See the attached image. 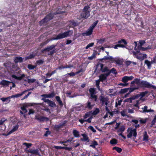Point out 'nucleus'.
Returning <instances> with one entry per match:
<instances>
[{"instance_id":"obj_1","label":"nucleus","mask_w":156,"mask_h":156,"mask_svg":"<svg viewBox=\"0 0 156 156\" xmlns=\"http://www.w3.org/2000/svg\"><path fill=\"white\" fill-rule=\"evenodd\" d=\"M135 83L140 87H145L150 89H153L154 90L156 89V87L147 81L140 80V79L136 78L131 81V85Z\"/></svg>"},{"instance_id":"obj_2","label":"nucleus","mask_w":156,"mask_h":156,"mask_svg":"<svg viewBox=\"0 0 156 156\" xmlns=\"http://www.w3.org/2000/svg\"><path fill=\"white\" fill-rule=\"evenodd\" d=\"M62 13L63 11L60 10L59 8H57L56 12L53 13L50 12L47 14L43 19L39 22V24L40 26L46 25L49 21L53 19L55 15Z\"/></svg>"},{"instance_id":"obj_3","label":"nucleus","mask_w":156,"mask_h":156,"mask_svg":"<svg viewBox=\"0 0 156 156\" xmlns=\"http://www.w3.org/2000/svg\"><path fill=\"white\" fill-rule=\"evenodd\" d=\"M56 45L52 44L51 45L48 46L47 47L41 51L42 53H44V52H49L48 55H52L55 53V48L56 46Z\"/></svg>"},{"instance_id":"obj_4","label":"nucleus","mask_w":156,"mask_h":156,"mask_svg":"<svg viewBox=\"0 0 156 156\" xmlns=\"http://www.w3.org/2000/svg\"><path fill=\"white\" fill-rule=\"evenodd\" d=\"M134 126L135 128L134 129H133L131 127L128 128L127 130V132H129V131H130L129 133L127 135V137L128 138L131 137L133 135L135 137H136L137 136L136 129L139 127L140 126V125L137 124H135Z\"/></svg>"},{"instance_id":"obj_5","label":"nucleus","mask_w":156,"mask_h":156,"mask_svg":"<svg viewBox=\"0 0 156 156\" xmlns=\"http://www.w3.org/2000/svg\"><path fill=\"white\" fill-rule=\"evenodd\" d=\"M91 11L90 7L88 5L84 7L82 12L80 14L82 18L87 19L90 16V12Z\"/></svg>"},{"instance_id":"obj_6","label":"nucleus","mask_w":156,"mask_h":156,"mask_svg":"<svg viewBox=\"0 0 156 156\" xmlns=\"http://www.w3.org/2000/svg\"><path fill=\"white\" fill-rule=\"evenodd\" d=\"M98 70L101 72L102 73H105L107 71V67H104V65L99 62L97 63L96 66L95 72Z\"/></svg>"},{"instance_id":"obj_7","label":"nucleus","mask_w":156,"mask_h":156,"mask_svg":"<svg viewBox=\"0 0 156 156\" xmlns=\"http://www.w3.org/2000/svg\"><path fill=\"white\" fill-rule=\"evenodd\" d=\"M70 32V30H69L63 33H60L55 38H54V40L60 39L69 36L70 35L69 32Z\"/></svg>"},{"instance_id":"obj_8","label":"nucleus","mask_w":156,"mask_h":156,"mask_svg":"<svg viewBox=\"0 0 156 156\" xmlns=\"http://www.w3.org/2000/svg\"><path fill=\"white\" fill-rule=\"evenodd\" d=\"M35 119L40 122H47L49 120L48 118L41 116L40 115H36Z\"/></svg>"},{"instance_id":"obj_9","label":"nucleus","mask_w":156,"mask_h":156,"mask_svg":"<svg viewBox=\"0 0 156 156\" xmlns=\"http://www.w3.org/2000/svg\"><path fill=\"white\" fill-rule=\"evenodd\" d=\"M148 93V92L147 91H146L144 92H143L140 93V94H136L135 95L136 99H138L140 97H141L140 98V100H142L143 101H144V100L142 98L144 97L145 95L147 94Z\"/></svg>"},{"instance_id":"obj_10","label":"nucleus","mask_w":156,"mask_h":156,"mask_svg":"<svg viewBox=\"0 0 156 156\" xmlns=\"http://www.w3.org/2000/svg\"><path fill=\"white\" fill-rule=\"evenodd\" d=\"M107 73L100 75L99 76V80L102 82L104 81L106 79L107 77L108 76Z\"/></svg>"},{"instance_id":"obj_11","label":"nucleus","mask_w":156,"mask_h":156,"mask_svg":"<svg viewBox=\"0 0 156 156\" xmlns=\"http://www.w3.org/2000/svg\"><path fill=\"white\" fill-rule=\"evenodd\" d=\"M19 127V126L18 124L16 125L15 126H14L13 127L12 129L9 131L7 134H4L3 135H5V136H7L9 135L12 133L17 130Z\"/></svg>"},{"instance_id":"obj_12","label":"nucleus","mask_w":156,"mask_h":156,"mask_svg":"<svg viewBox=\"0 0 156 156\" xmlns=\"http://www.w3.org/2000/svg\"><path fill=\"white\" fill-rule=\"evenodd\" d=\"M93 30L90 27L86 31V32L83 33L82 35L84 36H88L91 35L92 34Z\"/></svg>"},{"instance_id":"obj_13","label":"nucleus","mask_w":156,"mask_h":156,"mask_svg":"<svg viewBox=\"0 0 156 156\" xmlns=\"http://www.w3.org/2000/svg\"><path fill=\"white\" fill-rule=\"evenodd\" d=\"M55 95V94L54 91L52 92L51 93L49 94H43L41 95V96L44 97V98H51L54 97Z\"/></svg>"},{"instance_id":"obj_14","label":"nucleus","mask_w":156,"mask_h":156,"mask_svg":"<svg viewBox=\"0 0 156 156\" xmlns=\"http://www.w3.org/2000/svg\"><path fill=\"white\" fill-rule=\"evenodd\" d=\"M54 148L55 149H64L65 150H68V151H70L72 150V148L71 147H63L62 146H54Z\"/></svg>"},{"instance_id":"obj_15","label":"nucleus","mask_w":156,"mask_h":156,"mask_svg":"<svg viewBox=\"0 0 156 156\" xmlns=\"http://www.w3.org/2000/svg\"><path fill=\"white\" fill-rule=\"evenodd\" d=\"M136 99V97L135 95H133L129 98H127V99H125L124 100L123 102L124 103L127 102L131 103L132 102L133 100Z\"/></svg>"},{"instance_id":"obj_16","label":"nucleus","mask_w":156,"mask_h":156,"mask_svg":"<svg viewBox=\"0 0 156 156\" xmlns=\"http://www.w3.org/2000/svg\"><path fill=\"white\" fill-rule=\"evenodd\" d=\"M105 73H107L108 75H109L111 73H113L114 74H116L117 73L116 69L115 68H113L111 70H109L108 67L107 71L105 72Z\"/></svg>"},{"instance_id":"obj_17","label":"nucleus","mask_w":156,"mask_h":156,"mask_svg":"<svg viewBox=\"0 0 156 156\" xmlns=\"http://www.w3.org/2000/svg\"><path fill=\"white\" fill-rule=\"evenodd\" d=\"M147 108L148 107L146 105L144 106V108H142L143 109L142 111H140V112L144 113L154 112V111L153 110L151 109L149 110H148Z\"/></svg>"},{"instance_id":"obj_18","label":"nucleus","mask_w":156,"mask_h":156,"mask_svg":"<svg viewBox=\"0 0 156 156\" xmlns=\"http://www.w3.org/2000/svg\"><path fill=\"white\" fill-rule=\"evenodd\" d=\"M25 75L24 74H22L21 76H17L16 75L13 74L12 75V77L13 78H14L18 80H22L23 78L25 77Z\"/></svg>"},{"instance_id":"obj_19","label":"nucleus","mask_w":156,"mask_h":156,"mask_svg":"<svg viewBox=\"0 0 156 156\" xmlns=\"http://www.w3.org/2000/svg\"><path fill=\"white\" fill-rule=\"evenodd\" d=\"M134 43L135 44V47L134 48V49L135 50H136V51H133V55H136L137 54H138L140 52V49H139L140 46H138V47H137L138 49L137 50L136 47L137 46V43L136 42V41H135L134 42Z\"/></svg>"},{"instance_id":"obj_20","label":"nucleus","mask_w":156,"mask_h":156,"mask_svg":"<svg viewBox=\"0 0 156 156\" xmlns=\"http://www.w3.org/2000/svg\"><path fill=\"white\" fill-rule=\"evenodd\" d=\"M94 106V105H91V102L89 101H88L85 104V108H88L90 110H91L92 108Z\"/></svg>"},{"instance_id":"obj_21","label":"nucleus","mask_w":156,"mask_h":156,"mask_svg":"<svg viewBox=\"0 0 156 156\" xmlns=\"http://www.w3.org/2000/svg\"><path fill=\"white\" fill-rule=\"evenodd\" d=\"M27 90H24L20 94H13L12 95V96H10V98H17L20 97L21 96H22L26 92H27Z\"/></svg>"},{"instance_id":"obj_22","label":"nucleus","mask_w":156,"mask_h":156,"mask_svg":"<svg viewBox=\"0 0 156 156\" xmlns=\"http://www.w3.org/2000/svg\"><path fill=\"white\" fill-rule=\"evenodd\" d=\"M23 59L22 57H16L14 58V62L16 63L18 62H23Z\"/></svg>"},{"instance_id":"obj_23","label":"nucleus","mask_w":156,"mask_h":156,"mask_svg":"<svg viewBox=\"0 0 156 156\" xmlns=\"http://www.w3.org/2000/svg\"><path fill=\"white\" fill-rule=\"evenodd\" d=\"M70 25L72 27L78 26L79 23L74 20H70L69 21Z\"/></svg>"},{"instance_id":"obj_24","label":"nucleus","mask_w":156,"mask_h":156,"mask_svg":"<svg viewBox=\"0 0 156 156\" xmlns=\"http://www.w3.org/2000/svg\"><path fill=\"white\" fill-rule=\"evenodd\" d=\"M81 135L83 137V139L81 138V139L82 141H87V142H89V138L85 134L82 133L81 134Z\"/></svg>"},{"instance_id":"obj_25","label":"nucleus","mask_w":156,"mask_h":156,"mask_svg":"<svg viewBox=\"0 0 156 156\" xmlns=\"http://www.w3.org/2000/svg\"><path fill=\"white\" fill-rule=\"evenodd\" d=\"M149 140V136L147 134L146 131H145L143 135V140L147 141Z\"/></svg>"},{"instance_id":"obj_26","label":"nucleus","mask_w":156,"mask_h":156,"mask_svg":"<svg viewBox=\"0 0 156 156\" xmlns=\"http://www.w3.org/2000/svg\"><path fill=\"white\" fill-rule=\"evenodd\" d=\"M12 83V82H9L5 80H3L1 81V84L3 86H8L9 84Z\"/></svg>"},{"instance_id":"obj_27","label":"nucleus","mask_w":156,"mask_h":156,"mask_svg":"<svg viewBox=\"0 0 156 156\" xmlns=\"http://www.w3.org/2000/svg\"><path fill=\"white\" fill-rule=\"evenodd\" d=\"M49 101H48L47 103H48L49 106L55 108L56 107V105L55 102L49 100Z\"/></svg>"},{"instance_id":"obj_28","label":"nucleus","mask_w":156,"mask_h":156,"mask_svg":"<svg viewBox=\"0 0 156 156\" xmlns=\"http://www.w3.org/2000/svg\"><path fill=\"white\" fill-rule=\"evenodd\" d=\"M65 122H64L63 123H62L61 124L59 125H55V126H54V128L55 129L56 131H58L60 128H62L63 126H64L65 125V124L66 123Z\"/></svg>"},{"instance_id":"obj_29","label":"nucleus","mask_w":156,"mask_h":156,"mask_svg":"<svg viewBox=\"0 0 156 156\" xmlns=\"http://www.w3.org/2000/svg\"><path fill=\"white\" fill-rule=\"evenodd\" d=\"M73 133L75 137L78 138L80 136L79 132L76 130H73Z\"/></svg>"},{"instance_id":"obj_30","label":"nucleus","mask_w":156,"mask_h":156,"mask_svg":"<svg viewBox=\"0 0 156 156\" xmlns=\"http://www.w3.org/2000/svg\"><path fill=\"white\" fill-rule=\"evenodd\" d=\"M117 43L119 44H123V45H124L125 46L127 44L126 41L125 39H122L118 41Z\"/></svg>"},{"instance_id":"obj_31","label":"nucleus","mask_w":156,"mask_h":156,"mask_svg":"<svg viewBox=\"0 0 156 156\" xmlns=\"http://www.w3.org/2000/svg\"><path fill=\"white\" fill-rule=\"evenodd\" d=\"M36 55V54H30L28 56L26 57H25V59L26 60H27V59H31L34 58Z\"/></svg>"},{"instance_id":"obj_32","label":"nucleus","mask_w":156,"mask_h":156,"mask_svg":"<svg viewBox=\"0 0 156 156\" xmlns=\"http://www.w3.org/2000/svg\"><path fill=\"white\" fill-rule=\"evenodd\" d=\"M113 59V57L111 56H106L104 57L103 58L100 59L99 60L101 61H102L103 60H112Z\"/></svg>"},{"instance_id":"obj_33","label":"nucleus","mask_w":156,"mask_h":156,"mask_svg":"<svg viewBox=\"0 0 156 156\" xmlns=\"http://www.w3.org/2000/svg\"><path fill=\"white\" fill-rule=\"evenodd\" d=\"M55 98L59 105L61 106H63V104L62 103V101L61 100L60 97L58 96H57L55 97Z\"/></svg>"},{"instance_id":"obj_34","label":"nucleus","mask_w":156,"mask_h":156,"mask_svg":"<svg viewBox=\"0 0 156 156\" xmlns=\"http://www.w3.org/2000/svg\"><path fill=\"white\" fill-rule=\"evenodd\" d=\"M99 99L100 101H101L102 105H103L104 104L105 102L106 101V98L104 96L102 95L100 96Z\"/></svg>"},{"instance_id":"obj_35","label":"nucleus","mask_w":156,"mask_h":156,"mask_svg":"<svg viewBox=\"0 0 156 156\" xmlns=\"http://www.w3.org/2000/svg\"><path fill=\"white\" fill-rule=\"evenodd\" d=\"M139 119V121L140 124H145L147 120V119L146 118L145 119H143L142 118H140Z\"/></svg>"},{"instance_id":"obj_36","label":"nucleus","mask_w":156,"mask_h":156,"mask_svg":"<svg viewBox=\"0 0 156 156\" xmlns=\"http://www.w3.org/2000/svg\"><path fill=\"white\" fill-rule=\"evenodd\" d=\"M110 142L111 144L115 145L117 144L118 141L115 139H112L110 140Z\"/></svg>"},{"instance_id":"obj_37","label":"nucleus","mask_w":156,"mask_h":156,"mask_svg":"<svg viewBox=\"0 0 156 156\" xmlns=\"http://www.w3.org/2000/svg\"><path fill=\"white\" fill-rule=\"evenodd\" d=\"M118 47L122 48H126V46L124 45H123V44H117L114 46V48L115 49H118Z\"/></svg>"},{"instance_id":"obj_38","label":"nucleus","mask_w":156,"mask_h":156,"mask_svg":"<svg viewBox=\"0 0 156 156\" xmlns=\"http://www.w3.org/2000/svg\"><path fill=\"white\" fill-rule=\"evenodd\" d=\"M129 89V88L122 89H121L119 93L120 94H123L128 92Z\"/></svg>"},{"instance_id":"obj_39","label":"nucleus","mask_w":156,"mask_h":156,"mask_svg":"<svg viewBox=\"0 0 156 156\" xmlns=\"http://www.w3.org/2000/svg\"><path fill=\"white\" fill-rule=\"evenodd\" d=\"M30 153L34 155H38L39 154V151L37 149L34 150L31 149Z\"/></svg>"},{"instance_id":"obj_40","label":"nucleus","mask_w":156,"mask_h":156,"mask_svg":"<svg viewBox=\"0 0 156 156\" xmlns=\"http://www.w3.org/2000/svg\"><path fill=\"white\" fill-rule=\"evenodd\" d=\"M90 95L92 94H95L96 93V89L94 88H90L89 90Z\"/></svg>"},{"instance_id":"obj_41","label":"nucleus","mask_w":156,"mask_h":156,"mask_svg":"<svg viewBox=\"0 0 156 156\" xmlns=\"http://www.w3.org/2000/svg\"><path fill=\"white\" fill-rule=\"evenodd\" d=\"M145 63L147 65L148 69H150L151 67V64H152L151 62H150L148 60H145Z\"/></svg>"},{"instance_id":"obj_42","label":"nucleus","mask_w":156,"mask_h":156,"mask_svg":"<svg viewBox=\"0 0 156 156\" xmlns=\"http://www.w3.org/2000/svg\"><path fill=\"white\" fill-rule=\"evenodd\" d=\"M112 149L113 150H115L118 153H120L122 151V149L121 148L116 146L114 147Z\"/></svg>"},{"instance_id":"obj_43","label":"nucleus","mask_w":156,"mask_h":156,"mask_svg":"<svg viewBox=\"0 0 156 156\" xmlns=\"http://www.w3.org/2000/svg\"><path fill=\"white\" fill-rule=\"evenodd\" d=\"M98 22V20H96L92 23V25L90 27L93 30L95 27L97 25Z\"/></svg>"},{"instance_id":"obj_44","label":"nucleus","mask_w":156,"mask_h":156,"mask_svg":"<svg viewBox=\"0 0 156 156\" xmlns=\"http://www.w3.org/2000/svg\"><path fill=\"white\" fill-rule=\"evenodd\" d=\"M125 129V126H121V127L119 128L118 130L119 132H123L124 131Z\"/></svg>"},{"instance_id":"obj_45","label":"nucleus","mask_w":156,"mask_h":156,"mask_svg":"<svg viewBox=\"0 0 156 156\" xmlns=\"http://www.w3.org/2000/svg\"><path fill=\"white\" fill-rule=\"evenodd\" d=\"M98 145V142L95 140H94L92 143V144L90 145V146L93 148H95L96 146Z\"/></svg>"},{"instance_id":"obj_46","label":"nucleus","mask_w":156,"mask_h":156,"mask_svg":"<svg viewBox=\"0 0 156 156\" xmlns=\"http://www.w3.org/2000/svg\"><path fill=\"white\" fill-rule=\"evenodd\" d=\"M100 112L99 109L98 108H96L92 113V115H96Z\"/></svg>"},{"instance_id":"obj_47","label":"nucleus","mask_w":156,"mask_h":156,"mask_svg":"<svg viewBox=\"0 0 156 156\" xmlns=\"http://www.w3.org/2000/svg\"><path fill=\"white\" fill-rule=\"evenodd\" d=\"M90 115V112H87L85 114V115L83 116V118L84 119H86L87 117H89Z\"/></svg>"},{"instance_id":"obj_48","label":"nucleus","mask_w":156,"mask_h":156,"mask_svg":"<svg viewBox=\"0 0 156 156\" xmlns=\"http://www.w3.org/2000/svg\"><path fill=\"white\" fill-rule=\"evenodd\" d=\"M44 62L43 59H40L36 61V63L38 65H40L43 64Z\"/></svg>"},{"instance_id":"obj_49","label":"nucleus","mask_w":156,"mask_h":156,"mask_svg":"<svg viewBox=\"0 0 156 156\" xmlns=\"http://www.w3.org/2000/svg\"><path fill=\"white\" fill-rule=\"evenodd\" d=\"M122 81L124 83H126L128 82L127 76L123 77L122 79Z\"/></svg>"},{"instance_id":"obj_50","label":"nucleus","mask_w":156,"mask_h":156,"mask_svg":"<svg viewBox=\"0 0 156 156\" xmlns=\"http://www.w3.org/2000/svg\"><path fill=\"white\" fill-rule=\"evenodd\" d=\"M27 107L26 105H23L22 107H21V108L22 110L24 112V113H26L27 112V110L26 109V108Z\"/></svg>"},{"instance_id":"obj_51","label":"nucleus","mask_w":156,"mask_h":156,"mask_svg":"<svg viewBox=\"0 0 156 156\" xmlns=\"http://www.w3.org/2000/svg\"><path fill=\"white\" fill-rule=\"evenodd\" d=\"M96 58L95 55L94 53L91 56L88 57V59L90 60H91Z\"/></svg>"},{"instance_id":"obj_52","label":"nucleus","mask_w":156,"mask_h":156,"mask_svg":"<svg viewBox=\"0 0 156 156\" xmlns=\"http://www.w3.org/2000/svg\"><path fill=\"white\" fill-rule=\"evenodd\" d=\"M90 95V98L92 99H94V101H96L97 99V96L95 94H92Z\"/></svg>"},{"instance_id":"obj_53","label":"nucleus","mask_w":156,"mask_h":156,"mask_svg":"<svg viewBox=\"0 0 156 156\" xmlns=\"http://www.w3.org/2000/svg\"><path fill=\"white\" fill-rule=\"evenodd\" d=\"M10 98V96L7 97V98H0V100L3 102L6 101L7 100H8Z\"/></svg>"},{"instance_id":"obj_54","label":"nucleus","mask_w":156,"mask_h":156,"mask_svg":"<svg viewBox=\"0 0 156 156\" xmlns=\"http://www.w3.org/2000/svg\"><path fill=\"white\" fill-rule=\"evenodd\" d=\"M138 89V88H137V87H136V88L132 87V88H129V93H130L131 92L135 90H136V89Z\"/></svg>"},{"instance_id":"obj_55","label":"nucleus","mask_w":156,"mask_h":156,"mask_svg":"<svg viewBox=\"0 0 156 156\" xmlns=\"http://www.w3.org/2000/svg\"><path fill=\"white\" fill-rule=\"evenodd\" d=\"M122 99H120L118 101V102H116L115 103V107H116L118 105H121V103L122 102Z\"/></svg>"},{"instance_id":"obj_56","label":"nucleus","mask_w":156,"mask_h":156,"mask_svg":"<svg viewBox=\"0 0 156 156\" xmlns=\"http://www.w3.org/2000/svg\"><path fill=\"white\" fill-rule=\"evenodd\" d=\"M115 62L116 64L119 65H121L122 64V62L119 59L117 60H115Z\"/></svg>"},{"instance_id":"obj_57","label":"nucleus","mask_w":156,"mask_h":156,"mask_svg":"<svg viewBox=\"0 0 156 156\" xmlns=\"http://www.w3.org/2000/svg\"><path fill=\"white\" fill-rule=\"evenodd\" d=\"M36 80L34 79H28L27 82L28 83H30L34 82Z\"/></svg>"},{"instance_id":"obj_58","label":"nucleus","mask_w":156,"mask_h":156,"mask_svg":"<svg viewBox=\"0 0 156 156\" xmlns=\"http://www.w3.org/2000/svg\"><path fill=\"white\" fill-rule=\"evenodd\" d=\"M105 41V39H104V38L101 39H100V40H98L97 41V43L99 44H102Z\"/></svg>"},{"instance_id":"obj_59","label":"nucleus","mask_w":156,"mask_h":156,"mask_svg":"<svg viewBox=\"0 0 156 156\" xmlns=\"http://www.w3.org/2000/svg\"><path fill=\"white\" fill-rule=\"evenodd\" d=\"M28 67L29 69H33L35 68V66L34 65L29 64L28 65Z\"/></svg>"},{"instance_id":"obj_60","label":"nucleus","mask_w":156,"mask_h":156,"mask_svg":"<svg viewBox=\"0 0 156 156\" xmlns=\"http://www.w3.org/2000/svg\"><path fill=\"white\" fill-rule=\"evenodd\" d=\"M23 145H25L27 147V148H29V147H31L32 144L31 143H23Z\"/></svg>"},{"instance_id":"obj_61","label":"nucleus","mask_w":156,"mask_h":156,"mask_svg":"<svg viewBox=\"0 0 156 156\" xmlns=\"http://www.w3.org/2000/svg\"><path fill=\"white\" fill-rule=\"evenodd\" d=\"M68 67L66 65V66H63L62 65L60 66H58V68H57V69H64V68H68Z\"/></svg>"},{"instance_id":"obj_62","label":"nucleus","mask_w":156,"mask_h":156,"mask_svg":"<svg viewBox=\"0 0 156 156\" xmlns=\"http://www.w3.org/2000/svg\"><path fill=\"white\" fill-rule=\"evenodd\" d=\"M65 76H75L74 73L71 72L69 73H68L65 75Z\"/></svg>"},{"instance_id":"obj_63","label":"nucleus","mask_w":156,"mask_h":156,"mask_svg":"<svg viewBox=\"0 0 156 156\" xmlns=\"http://www.w3.org/2000/svg\"><path fill=\"white\" fill-rule=\"evenodd\" d=\"M89 128L94 133H95L96 131V130L94 129L93 126H89Z\"/></svg>"},{"instance_id":"obj_64","label":"nucleus","mask_w":156,"mask_h":156,"mask_svg":"<svg viewBox=\"0 0 156 156\" xmlns=\"http://www.w3.org/2000/svg\"><path fill=\"white\" fill-rule=\"evenodd\" d=\"M145 43V41L144 40H141L139 41V43L140 47L142 46Z\"/></svg>"}]
</instances>
